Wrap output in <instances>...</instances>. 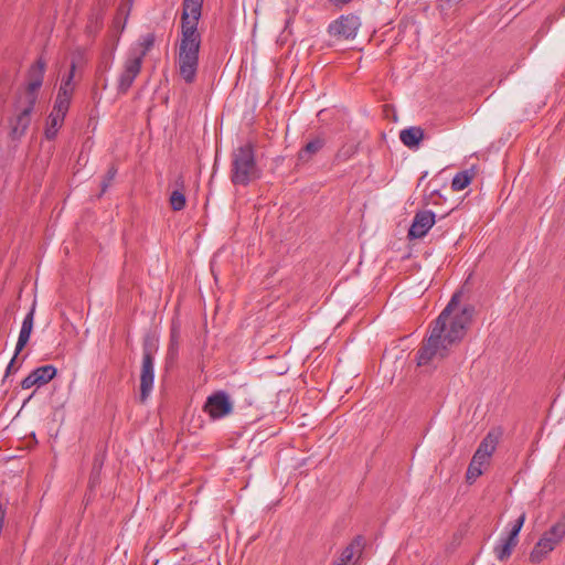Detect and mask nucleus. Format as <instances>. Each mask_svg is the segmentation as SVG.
Returning <instances> with one entry per match:
<instances>
[{"label":"nucleus","instance_id":"f257e3e1","mask_svg":"<svg viewBox=\"0 0 565 565\" xmlns=\"http://www.w3.org/2000/svg\"><path fill=\"white\" fill-rule=\"evenodd\" d=\"M459 302L460 292L458 291L433 321L429 337L416 353L418 366L428 364L434 358H446L451 347L465 338L467 328L472 321L475 308L468 305L455 312Z\"/></svg>","mask_w":565,"mask_h":565},{"label":"nucleus","instance_id":"f03ea898","mask_svg":"<svg viewBox=\"0 0 565 565\" xmlns=\"http://www.w3.org/2000/svg\"><path fill=\"white\" fill-rule=\"evenodd\" d=\"M202 13L181 12V39L177 63L180 77L192 84L196 79L202 36L198 31Z\"/></svg>","mask_w":565,"mask_h":565},{"label":"nucleus","instance_id":"7ed1b4c3","mask_svg":"<svg viewBox=\"0 0 565 565\" xmlns=\"http://www.w3.org/2000/svg\"><path fill=\"white\" fill-rule=\"evenodd\" d=\"M262 170L257 164L255 145L247 141L232 150L230 179L235 186H248L260 179Z\"/></svg>","mask_w":565,"mask_h":565},{"label":"nucleus","instance_id":"20e7f679","mask_svg":"<svg viewBox=\"0 0 565 565\" xmlns=\"http://www.w3.org/2000/svg\"><path fill=\"white\" fill-rule=\"evenodd\" d=\"M565 536V513L553 524L550 530L545 531L541 539L536 542L530 553L532 563H541L548 553H551Z\"/></svg>","mask_w":565,"mask_h":565},{"label":"nucleus","instance_id":"39448f33","mask_svg":"<svg viewBox=\"0 0 565 565\" xmlns=\"http://www.w3.org/2000/svg\"><path fill=\"white\" fill-rule=\"evenodd\" d=\"M360 26L361 21L356 14H342L328 25V33L338 40H353Z\"/></svg>","mask_w":565,"mask_h":565},{"label":"nucleus","instance_id":"423d86ee","mask_svg":"<svg viewBox=\"0 0 565 565\" xmlns=\"http://www.w3.org/2000/svg\"><path fill=\"white\" fill-rule=\"evenodd\" d=\"M203 411L212 419H220L233 412V403L226 392L216 391L207 396Z\"/></svg>","mask_w":565,"mask_h":565},{"label":"nucleus","instance_id":"0eeeda50","mask_svg":"<svg viewBox=\"0 0 565 565\" xmlns=\"http://www.w3.org/2000/svg\"><path fill=\"white\" fill-rule=\"evenodd\" d=\"M141 66V57H127V60L124 63L122 71L118 77V94L125 95L129 90L136 77L139 75Z\"/></svg>","mask_w":565,"mask_h":565},{"label":"nucleus","instance_id":"6e6552de","mask_svg":"<svg viewBox=\"0 0 565 565\" xmlns=\"http://www.w3.org/2000/svg\"><path fill=\"white\" fill-rule=\"evenodd\" d=\"M46 62L39 57L34 64H32L28 71V87L25 99H31V103H36L38 100V90L41 88L43 84L44 73H45Z\"/></svg>","mask_w":565,"mask_h":565},{"label":"nucleus","instance_id":"1a4fd4ad","mask_svg":"<svg viewBox=\"0 0 565 565\" xmlns=\"http://www.w3.org/2000/svg\"><path fill=\"white\" fill-rule=\"evenodd\" d=\"M436 215L434 212L424 210L415 213L412 225L408 230V239L423 238L428 231L434 226Z\"/></svg>","mask_w":565,"mask_h":565},{"label":"nucleus","instance_id":"9d476101","mask_svg":"<svg viewBox=\"0 0 565 565\" xmlns=\"http://www.w3.org/2000/svg\"><path fill=\"white\" fill-rule=\"evenodd\" d=\"M56 374L57 369L52 364L39 366L21 381V387L23 390H29L33 386L41 387L52 381Z\"/></svg>","mask_w":565,"mask_h":565},{"label":"nucleus","instance_id":"9b49d317","mask_svg":"<svg viewBox=\"0 0 565 565\" xmlns=\"http://www.w3.org/2000/svg\"><path fill=\"white\" fill-rule=\"evenodd\" d=\"M154 382V360L152 358H142L141 373H140V395L139 399L145 403L152 388Z\"/></svg>","mask_w":565,"mask_h":565},{"label":"nucleus","instance_id":"f8f14e48","mask_svg":"<svg viewBox=\"0 0 565 565\" xmlns=\"http://www.w3.org/2000/svg\"><path fill=\"white\" fill-rule=\"evenodd\" d=\"M36 103H31L26 99V105L23 109L11 120V135L13 138L23 136L31 124V115Z\"/></svg>","mask_w":565,"mask_h":565},{"label":"nucleus","instance_id":"ddd939ff","mask_svg":"<svg viewBox=\"0 0 565 565\" xmlns=\"http://www.w3.org/2000/svg\"><path fill=\"white\" fill-rule=\"evenodd\" d=\"M35 307L36 301L34 300L29 312L26 313L22 321L21 330L15 345V355H19L30 341V337L34 326Z\"/></svg>","mask_w":565,"mask_h":565},{"label":"nucleus","instance_id":"4468645a","mask_svg":"<svg viewBox=\"0 0 565 565\" xmlns=\"http://www.w3.org/2000/svg\"><path fill=\"white\" fill-rule=\"evenodd\" d=\"M365 546V540L362 535H356L350 544L342 551L339 561L333 565H348L355 556L358 559L361 557Z\"/></svg>","mask_w":565,"mask_h":565},{"label":"nucleus","instance_id":"2eb2a0df","mask_svg":"<svg viewBox=\"0 0 565 565\" xmlns=\"http://www.w3.org/2000/svg\"><path fill=\"white\" fill-rule=\"evenodd\" d=\"M327 143V139L322 134L317 135L309 140L298 152L297 159L301 163L309 162Z\"/></svg>","mask_w":565,"mask_h":565},{"label":"nucleus","instance_id":"dca6fc26","mask_svg":"<svg viewBox=\"0 0 565 565\" xmlns=\"http://www.w3.org/2000/svg\"><path fill=\"white\" fill-rule=\"evenodd\" d=\"M180 339H181V328L180 323L177 320H173L170 328V340L166 356L167 364H172L179 353V347H180Z\"/></svg>","mask_w":565,"mask_h":565},{"label":"nucleus","instance_id":"f3484780","mask_svg":"<svg viewBox=\"0 0 565 565\" xmlns=\"http://www.w3.org/2000/svg\"><path fill=\"white\" fill-rule=\"evenodd\" d=\"M424 129L417 126L405 128L399 132L401 141L409 149H417L420 141L424 139Z\"/></svg>","mask_w":565,"mask_h":565},{"label":"nucleus","instance_id":"a211bd4d","mask_svg":"<svg viewBox=\"0 0 565 565\" xmlns=\"http://www.w3.org/2000/svg\"><path fill=\"white\" fill-rule=\"evenodd\" d=\"M497 439L489 433L479 444L475 457L488 461L495 450Z\"/></svg>","mask_w":565,"mask_h":565},{"label":"nucleus","instance_id":"6ab92c4d","mask_svg":"<svg viewBox=\"0 0 565 565\" xmlns=\"http://www.w3.org/2000/svg\"><path fill=\"white\" fill-rule=\"evenodd\" d=\"M518 544L509 539L501 537L498 544L493 547V553L500 562H505L512 555L514 547Z\"/></svg>","mask_w":565,"mask_h":565},{"label":"nucleus","instance_id":"aec40b11","mask_svg":"<svg viewBox=\"0 0 565 565\" xmlns=\"http://www.w3.org/2000/svg\"><path fill=\"white\" fill-rule=\"evenodd\" d=\"M104 13L102 9H94L88 15L85 32L88 36L94 38L103 26Z\"/></svg>","mask_w":565,"mask_h":565},{"label":"nucleus","instance_id":"412c9836","mask_svg":"<svg viewBox=\"0 0 565 565\" xmlns=\"http://www.w3.org/2000/svg\"><path fill=\"white\" fill-rule=\"evenodd\" d=\"M64 118L65 117L62 115H57L52 111L50 113L45 128V137L47 140H53L56 138L58 129L63 125Z\"/></svg>","mask_w":565,"mask_h":565},{"label":"nucleus","instance_id":"4be33fe9","mask_svg":"<svg viewBox=\"0 0 565 565\" xmlns=\"http://www.w3.org/2000/svg\"><path fill=\"white\" fill-rule=\"evenodd\" d=\"M473 172L471 170H463L454 177L451 181L452 191H462L465 190L472 181Z\"/></svg>","mask_w":565,"mask_h":565},{"label":"nucleus","instance_id":"5701e85b","mask_svg":"<svg viewBox=\"0 0 565 565\" xmlns=\"http://www.w3.org/2000/svg\"><path fill=\"white\" fill-rule=\"evenodd\" d=\"M487 462L488 461L472 456V459L466 472V480L468 483H473L477 480V478H479L482 475V466Z\"/></svg>","mask_w":565,"mask_h":565},{"label":"nucleus","instance_id":"b1692460","mask_svg":"<svg viewBox=\"0 0 565 565\" xmlns=\"http://www.w3.org/2000/svg\"><path fill=\"white\" fill-rule=\"evenodd\" d=\"M158 338L147 333L142 339V358H152V360H154V354L158 352Z\"/></svg>","mask_w":565,"mask_h":565},{"label":"nucleus","instance_id":"393cba45","mask_svg":"<svg viewBox=\"0 0 565 565\" xmlns=\"http://www.w3.org/2000/svg\"><path fill=\"white\" fill-rule=\"evenodd\" d=\"M76 71V63L73 61L70 65L68 74L62 79L57 94L61 96H70L73 94V79Z\"/></svg>","mask_w":565,"mask_h":565},{"label":"nucleus","instance_id":"a878e982","mask_svg":"<svg viewBox=\"0 0 565 565\" xmlns=\"http://www.w3.org/2000/svg\"><path fill=\"white\" fill-rule=\"evenodd\" d=\"M169 203L173 211H182L186 205V198L184 192L180 190H173L169 196Z\"/></svg>","mask_w":565,"mask_h":565},{"label":"nucleus","instance_id":"bb28decb","mask_svg":"<svg viewBox=\"0 0 565 565\" xmlns=\"http://www.w3.org/2000/svg\"><path fill=\"white\" fill-rule=\"evenodd\" d=\"M71 105V97L70 96H61V94L56 95L52 113L66 116L68 108Z\"/></svg>","mask_w":565,"mask_h":565},{"label":"nucleus","instance_id":"cd10ccee","mask_svg":"<svg viewBox=\"0 0 565 565\" xmlns=\"http://www.w3.org/2000/svg\"><path fill=\"white\" fill-rule=\"evenodd\" d=\"M156 36L153 33H148L143 35L140 39V45L142 47V51L139 54H131L130 57H141V62L143 61V57L147 55V53L152 49L154 45Z\"/></svg>","mask_w":565,"mask_h":565},{"label":"nucleus","instance_id":"c85d7f7f","mask_svg":"<svg viewBox=\"0 0 565 565\" xmlns=\"http://www.w3.org/2000/svg\"><path fill=\"white\" fill-rule=\"evenodd\" d=\"M356 151H358V146L344 145L338 150V152L335 154V160L339 162L348 161L356 153Z\"/></svg>","mask_w":565,"mask_h":565},{"label":"nucleus","instance_id":"c756f323","mask_svg":"<svg viewBox=\"0 0 565 565\" xmlns=\"http://www.w3.org/2000/svg\"><path fill=\"white\" fill-rule=\"evenodd\" d=\"M117 174V169L115 166L109 167L106 174L104 175L102 182H100V192L98 194V198H100L107 189L110 186L111 182L114 181L115 177Z\"/></svg>","mask_w":565,"mask_h":565},{"label":"nucleus","instance_id":"7c9ffc66","mask_svg":"<svg viewBox=\"0 0 565 565\" xmlns=\"http://www.w3.org/2000/svg\"><path fill=\"white\" fill-rule=\"evenodd\" d=\"M204 0H183L182 1V11L190 13H202Z\"/></svg>","mask_w":565,"mask_h":565},{"label":"nucleus","instance_id":"2f4dec72","mask_svg":"<svg viewBox=\"0 0 565 565\" xmlns=\"http://www.w3.org/2000/svg\"><path fill=\"white\" fill-rule=\"evenodd\" d=\"M115 50L113 49L109 53L105 52L102 56V61L98 66L99 72L109 71L113 64Z\"/></svg>","mask_w":565,"mask_h":565},{"label":"nucleus","instance_id":"473e14b6","mask_svg":"<svg viewBox=\"0 0 565 565\" xmlns=\"http://www.w3.org/2000/svg\"><path fill=\"white\" fill-rule=\"evenodd\" d=\"M17 359H18V355H15V353H14L6 369L4 379L8 377L11 373H15L19 370L21 364L15 365Z\"/></svg>","mask_w":565,"mask_h":565},{"label":"nucleus","instance_id":"72a5a7b5","mask_svg":"<svg viewBox=\"0 0 565 565\" xmlns=\"http://www.w3.org/2000/svg\"><path fill=\"white\" fill-rule=\"evenodd\" d=\"M521 532V529L515 526V525H512L508 535L505 536L507 539H509L510 541H513L515 542L516 544L519 543V534Z\"/></svg>","mask_w":565,"mask_h":565},{"label":"nucleus","instance_id":"f704fd0d","mask_svg":"<svg viewBox=\"0 0 565 565\" xmlns=\"http://www.w3.org/2000/svg\"><path fill=\"white\" fill-rule=\"evenodd\" d=\"M175 186L177 189L175 190H180L182 192H184L185 190V183H184V179L182 175H179L177 179H175Z\"/></svg>","mask_w":565,"mask_h":565},{"label":"nucleus","instance_id":"c9c22d12","mask_svg":"<svg viewBox=\"0 0 565 565\" xmlns=\"http://www.w3.org/2000/svg\"><path fill=\"white\" fill-rule=\"evenodd\" d=\"M525 512H522L521 515L514 521L513 525L520 527L522 530L525 522Z\"/></svg>","mask_w":565,"mask_h":565},{"label":"nucleus","instance_id":"e433bc0d","mask_svg":"<svg viewBox=\"0 0 565 565\" xmlns=\"http://www.w3.org/2000/svg\"><path fill=\"white\" fill-rule=\"evenodd\" d=\"M462 0H439V2H446L448 4H457L459 2H461Z\"/></svg>","mask_w":565,"mask_h":565},{"label":"nucleus","instance_id":"4c0bfd02","mask_svg":"<svg viewBox=\"0 0 565 565\" xmlns=\"http://www.w3.org/2000/svg\"><path fill=\"white\" fill-rule=\"evenodd\" d=\"M430 196H431V198H434V196L441 198V194L439 193V191H438V190H434V191L431 192Z\"/></svg>","mask_w":565,"mask_h":565},{"label":"nucleus","instance_id":"58836bf2","mask_svg":"<svg viewBox=\"0 0 565 565\" xmlns=\"http://www.w3.org/2000/svg\"><path fill=\"white\" fill-rule=\"evenodd\" d=\"M34 393L30 394V396L26 398V401L23 403L25 405L26 402H29L33 397Z\"/></svg>","mask_w":565,"mask_h":565}]
</instances>
